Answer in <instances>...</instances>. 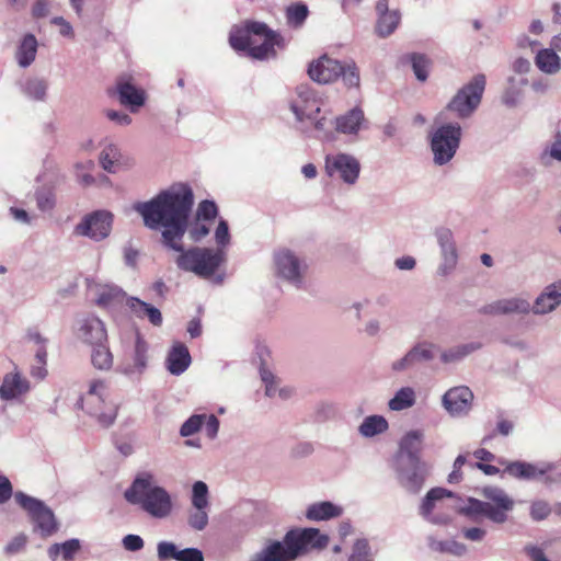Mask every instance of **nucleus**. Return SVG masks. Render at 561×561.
<instances>
[{
	"instance_id": "f257e3e1",
	"label": "nucleus",
	"mask_w": 561,
	"mask_h": 561,
	"mask_svg": "<svg viewBox=\"0 0 561 561\" xmlns=\"http://www.w3.org/2000/svg\"><path fill=\"white\" fill-rule=\"evenodd\" d=\"M193 204L192 188L186 184H178L159 193L149 202L135 204L134 208L142 216L147 227L164 228L163 242L169 248L181 252L176 259L179 268L192 272L202 278H209L225 261L222 250L192 248L184 251L181 244Z\"/></svg>"
},
{
	"instance_id": "f03ea898",
	"label": "nucleus",
	"mask_w": 561,
	"mask_h": 561,
	"mask_svg": "<svg viewBox=\"0 0 561 561\" xmlns=\"http://www.w3.org/2000/svg\"><path fill=\"white\" fill-rule=\"evenodd\" d=\"M229 43L234 50L244 51L254 59L275 57L276 47L285 46L279 34L260 22H249L243 27H234L230 33Z\"/></svg>"
},
{
	"instance_id": "7ed1b4c3",
	"label": "nucleus",
	"mask_w": 561,
	"mask_h": 561,
	"mask_svg": "<svg viewBox=\"0 0 561 561\" xmlns=\"http://www.w3.org/2000/svg\"><path fill=\"white\" fill-rule=\"evenodd\" d=\"M422 449L423 434L411 431L402 437L397 455L400 483L414 493L421 489L428 472L426 462L421 460Z\"/></svg>"
},
{
	"instance_id": "20e7f679",
	"label": "nucleus",
	"mask_w": 561,
	"mask_h": 561,
	"mask_svg": "<svg viewBox=\"0 0 561 561\" xmlns=\"http://www.w3.org/2000/svg\"><path fill=\"white\" fill-rule=\"evenodd\" d=\"M482 495L486 501L470 497L468 503L460 508V513L472 520L481 516L486 517L495 524H504L508 513L514 508V501L508 494L497 486H485Z\"/></svg>"
},
{
	"instance_id": "39448f33",
	"label": "nucleus",
	"mask_w": 561,
	"mask_h": 561,
	"mask_svg": "<svg viewBox=\"0 0 561 561\" xmlns=\"http://www.w3.org/2000/svg\"><path fill=\"white\" fill-rule=\"evenodd\" d=\"M125 499L131 504H138L149 515L164 518L172 511L170 494L161 486L152 484L150 474L137 478L126 490Z\"/></svg>"
},
{
	"instance_id": "423d86ee",
	"label": "nucleus",
	"mask_w": 561,
	"mask_h": 561,
	"mask_svg": "<svg viewBox=\"0 0 561 561\" xmlns=\"http://www.w3.org/2000/svg\"><path fill=\"white\" fill-rule=\"evenodd\" d=\"M107 386L103 380H93L89 390L78 404L90 415L95 416L99 423L107 427L114 423L117 415V407L107 400Z\"/></svg>"
},
{
	"instance_id": "0eeeda50",
	"label": "nucleus",
	"mask_w": 561,
	"mask_h": 561,
	"mask_svg": "<svg viewBox=\"0 0 561 561\" xmlns=\"http://www.w3.org/2000/svg\"><path fill=\"white\" fill-rule=\"evenodd\" d=\"M430 138L434 162L443 165L454 158L459 148L461 127L457 123L440 125L431 133Z\"/></svg>"
},
{
	"instance_id": "6e6552de",
	"label": "nucleus",
	"mask_w": 561,
	"mask_h": 561,
	"mask_svg": "<svg viewBox=\"0 0 561 561\" xmlns=\"http://www.w3.org/2000/svg\"><path fill=\"white\" fill-rule=\"evenodd\" d=\"M14 497L16 503L27 512L34 524V530L38 531L42 537H49L58 530L55 515L44 502L23 492H16Z\"/></svg>"
},
{
	"instance_id": "1a4fd4ad",
	"label": "nucleus",
	"mask_w": 561,
	"mask_h": 561,
	"mask_svg": "<svg viewBox=\"0 0 561 561\" xmlns=\"http://www.w3.org/2000/svg\"><path fill=\"white\" fill-rule=\"evenodd\" d=\"M284 542L296 559L311 549L327 547L329 538L316 528L291 529L285 535Z\"/></svg>"
},
{
	"instance_id": "9d476101",
	"label": "nucleus",
	"mask_w": 561,
	"mask_h": 561,
	"mask_svg": "<svg viewBox=\"0 0 561 561\" xmlns=\"http://www.w3.org/2000/svg\"><path fill=\"white\" fill-rule=\"evenodd\" d=\"M113 215L106 210H96L87 215L77 226L76 233L100 241L105 239L112 229Z\"/></svg>"
},
{
	"instance_id": "9b49d317",
	"label": "nucleus",
	"mask_w": 561,
	"mask_h": 561,
	"mask_svg": "<svg viewBox=\"0 0 561 561\" xmlns=\"http://www.w3.org/2000/svg\"><path fill=\"white\" fill-rule=\"evenodd\" d=\"M107 93L110 95L117 94L122 105H144L147 101L146 91L136 83L135 78L129 73L121 75Z\"/></svg>"
},
{
	"instance_id": "f8f14e48",
	"label": "nucleus",
	"mask_w": 561,
	"mask_h": 561,
	"mask_svg": "<svg viewBox=\"0 0 561 561\" xmlns=\"http://www.w3.org/2000/svg\"><path fill=\"white\" fill-rule=\"evenodd\" d=\"M343 72L342 62L322 55L312 60L308 67L310 79L320 84H329L337 80Z\"/></svg>"
},
{
	"instance_id": "ddd939ff",
	"label": "nucleus",
	"mask_w": 561,
	"mask_h": 561,
	"mask_svg": "<svg viewBox=\"0 0 561 561\" xmlns=\"http://www.w3.org/2000/svg\"><path fill=\"white\" fill-rule=\"evenodd\" d=\"M325 169L329 175L332 176L334 173H339L344 182L353 184L358 178L360 167L355 158L340 153L335 157L327 158Z\"/></svg>"
},
{
	"instance_id": "4468645a",
	"label": "nucleus",
	"mask_w": 561,
	"mask_h": 561,
	"mask_svg": "<svg viewBox=\"0 0 561 561\" xmlns=\"http://www.w3.org/2000/svg\"><path fill=\"white\" fill-rule=\"evenodd\" d=\"M486 87V77L483 73L474 75L462 85L454 96L451 105H479L482 102Z\"/></svg>"
},
{
	"instance_id": "2eb2a0df",
	"label": "nucleus",
	"mask_w": 561,
	"mask_h": 561,
	"mask_svg": "<svg viewBox=\"0 0 561 561\" xmlns=\"http://www.w3.org/2000/svg\"><path fill=\"white\" fill-rule=\"evenodd\" d=\"M78 337L93 347L107 342V332L104 323L98 317L88 316L79 323Z\"/></svg>"
},
{
	"instance_id": "dca6fc26",
	"label": "nucleus",
	"mask_w": 561,
	"mask_h": 561,
	"mask_svg": "<svg viewBox=\"0 0 561 561\" xmlns=\"http://www.w3.org/2000/svg\"><path fill=\"white\" fill-rule=\"evenodd\" d=\"M473 394L468 387L460 386L448 390L443 397V404L451 415L467 413L472 403Z\"/></svg>"
},
{
	"instance_id": "f3484780",
	"label": "nucleus",
	"mask_w": 561,
	"mask_h": 561,
	"mask_svg": "<svg viewBox=\"0 0 561 561\" xmlns=\"http://www.w3.org/2000/svg\"><path fill=\"white\" fill-rule=\"evenodd\" d=\"M437 347L431 343H420L414 346L403 358L394 362L392 368L394 370H404L417 363L427 362L434 358Z\"/></svg>"
},
{
	"instance_id": "a211bd4d",
	"label": "nucleus",
	"mask_w": 561,
	"mask_h": 561,
	"mask_svg": "<svg viewBox=\"0 0 561 561\" xmlns=\"http://www.w3.org/2000/svg\"><path fill=\"white\" fill-rule=\"evenodd\" d=\"M530 304L522 298L500 299L492 304L485 305L480 309L481 313L499 316L512 313H528Z\"/></svg>"
},
{
	"instance_id": "6ab92c4d",
	"label": "nucleus",
	"mask_w": 561,
	"mask_h": 561,
	"mask_svg": "<svg viewBox=\"0 0 561 561\" xmlns=\"http://www.w3.org/2000/svg\"><path fill=\"white\" fill-rule=\"evenodd\" d=\"M288 546L283 541H271L261 551L253 554L250 561H294Z\"/></svg>"
},
{
	"instance_id": "aec40b11",
	"label": "nucleus",
	"mask_w": 561,
	"mask_h": 561,
	"mask_svg": "<svg viewBox=\"0 0 561 561\" xmlns=\"http://www.w3.org/2000/svg\"><path fill=\"white\" fill-rule=\"evenodd\" d=\"M191 364V355L185 344H173L167 357V368L172 375H181Z\"/></svg>"
},
{
	"instance_id": "412c9836",
	"label": "nucleus",
	"mask_w": 561,
	"mask_h": 561,
	"mask_svg": "<svg viewBox=\"0 0 561 561\" xmlns=\"http://www.w3.org/2000/svg\"><path fill=\"white\" fill-rule=\"evenodd\" d=\"M534 62L538 70L547 76H556L561 71V57L553 48L538 49Z\"/></svg>"
},
{
	"instance_id": "4be33fe9",
	"label": "nucleus",
	"mask_w": 561,
	"mask_h": 561,
	"mask_svg": "<svg viewBox=\"0 0 561 561\" xmlns=\"http://www.w3.org/2000/svg\"><path fill=\"white\" fill-rule=\"evenodd\" d=\"M561 304V280L546 287L534 304L535 313H547Z\"/></svg>"
},
{
	"instance_id": "5701e85b",
	"label": "nucleus",
	"mask_w": 561,
	"mask_h": 561,
	"mask_svg": "<svg viewBox=\"0 0 561 561\" xmlns=\"http://www.w3.org/2000/svg\"><path fill=\"white\" fill-rule=\"evenodd\" d=\"M28 381L19 373L7 374L0 387V398L2 400H12L28 391Z\"/></svg>"
},
{
	"instance_id": "b1692460",
	"label": "nucleus",
	"mask_w": 561,
	"mask_h": 561,
	"mask_svg": "<svg viewBox=\"0 0 561 561\" xmlns=\"http://www.w3.org/2000/svg\"><path fill=\"white\" fill-rule=\"evenodd\" d=\"M38 42L33 34H25L19 42L15 59L21 68H27L36 58Z\"/></svg>"
},
{
	"instance_id": "393cba45",
	"label": "nucleus",
	"mask_w": 561,
	"mask_h": 561,
	"mask_svg": "<svg viewBox=\"0 0 561 561\" xmlns=\"http://www.w3.org/2000/svg\"><path fill=\"white\" fill-rule=\"evenodd\" d=\"M275 263L278 270V273L291 280L299 283L300 277V271H299V261L298 259L289 251H280L277 253L275 257Z\"/></svg>"
},
{
	"instance_id": "a878e982",
	"label": "nucleus",
	"mask_w": 561,
	"mask_h": 561,
	"mask_svg": "<svg viewBox=\"0 0 561 561\" xmlns=\"http://www.w3.org/2000/svg\"><path fill=\"white\" fill-rule=\"evenodd\" d=\"M364 122V113L360 107H353L344 115L335 118V129L342 134H356Z\"/></svg>"
},
{
	"instance_id": "bb28decb",
	"label": "nucleus",
	"mask_w": 561,
	"mask_h": 561,
	"mask_svg": "<svg viewBox=\"0 0 561 561\" xmlns=\"http://www.w3.org/2000/svg\"><path fill=\"white\" fill-rule=\"evenodd\" d=\"M497 462L504 466L503 473H507L516 479H534L545 473L543 470H539L536 466L523 461L507 462L503 459H499Z\"/></svg>"
},
{
	"instance_id": "cd10ccee",
	"label": "nucleus",
	"mask_w": 561,
	"mask_h": 561,
	"mask_svg": "<svg viewBox=\"0 0 561 561\" xmlns=\"http://www.w3.org/2000/svg\"><path fill=\"white\" fill-rule=\"evenodd\" d=\"M127 305L137 318H147L154 327L162 324V314L160 310L152 305L135 297L129 298Z\"/></svg>"
},
{
	"instance_id": "c85d7f7f",
	"label": "nucleus",
	"mask_w": 561,
	"mask_h": 561,
	"mask_svg": "<svg viewBox=\"0 0 561 561\" xmlns=\"http://www.w3.org/2000/svg\"><path fill=\"white\" fill-rule=\"evenodd\" d=\"M147 352H148V344L142 339V336L137 332L136 333V340H135V346L131 354V364H128L126 367L127 373H134V371H142L147 366Z\"/></svg>"
},
{
	"instance_id": "c756f323",
	"label": "nucleus",
	"mask_w": 561,
	"mask_h": 561,
	"mask_svg": "<svg viewBox=\"0 0 561 561\" xmlns=\"http://www.w3.org/2000/svg\"><path fill=\"white\" fill-rule=\"evenodd\" d=\"M342 514V508L331 502H321L311 505L306 513L310 520H325L337 517Z\"/></svg>"
},
{
	"instance_id": "7c9ffc66",
	"label": "nucleus",
	"mask_w": 561,
	"mask_h": 561,
	"mask_svg": "<svg viewBox=\"0 0 561 561\" xmlns=\"http://www.w3.org/2000/svg\"><path fill=\"white\" fill-rule=\"evenodd\" d=\"M294 114L299 122H309L318 130H324L327 127V118L320 116L321 107H291Z\"/></svg>"
},
{
	"instance_id": "2f4dec72",
	"label": "nucleus",
	"mask_w": 561,
	"mask_h": 561,
	"mask_svg": "<svg viewBox=\"0 0 561 561\" xmlns=\"http://www.w3.org/2000/svg\"><path fill=\"white\" fill-rule=\"evenodd\" d=\"M80 548L81 546L78 539H69L62 543L51 545L48 548V556L55 561L61 553L65 561H71Z\"/></svg>"
},
{
	"instance_id": "473e14b6",
	"label": "nucleus",
	"mask_w": 561,
	"mask_h": 561,
	"mask_svg": "<svg viewBox=\"0 0 561 561\" xmlns=\"http://www.w3.org/2000/svg\"><path fill=\"white\" fill-rule=\"evenodd\" d=\"M400 19L398 10H392L391 13L378 16L375 26L376 34L382 38L390 36L397 30Z\"/></svg>"
},
{
	"instance_id": "72a5a7b5",
	"label": "nucleus",
	"mask_w": 561,
	"mask_h": 561,
	"mask_svg": "<svg viewBox=\"0 0 561 561\" xmlns=\"http://www.w3.org/2000/svg\"><path fill=\"white\" fill-rule=\"evenodd\" d=\"M408 60L415 78L421 82L426 81L432 68L431 59L423 54L413 53L408 56Z\"/></svg>"
},
{
	"instance_id": "f704fd0d",
	"label": "nucleus",
	"mask_w": 561,
	"mask_h": 561,
	"mask_svg": "<svg viewBox=\"0 0 561 561\" xmlns=\"http://www.w3.org/2000/svg\"><path fill=\"white\" fill-rule=\"evenodd\" d=\"M92 365L100 370H108L113 366V355L108 348L107 342L92 347Z\"/></svg>"
},
{
	"instance_id": "c9c22d12",
	"label": "nucleus",
	"mask_w": 561,
	"mask_h": 561,
	"mask_svg": "<svg viewBox=\"0 0 561 561\" xmlns=\"http://www.w3.org/2000/svg\"><path fill=\"white\" fill-rule=\"evenodd\" d=\"M388 428V422L383 416L371 415L364 420L359 426V433L365 437L381 434Z\"/></svg>"
},
{
	"instance_id": "e433bc0d",
	"label": "nucleus",
	"mask_w": 561,
	"mask_h": 561,
	"mask_svg": "<svg viewBox=\"0 0 561 561\" xmlns=\"http://www.w3.org/2000/svg\"><path fill=\"white\" fill-rule=\"evenodd\" d=\"M100 162L107 172L115 173L121 165V152L114 145L106 146L100 156Z\"/></svg>"
},
{
	"instance_id": "4c0bfd02",
	"label": "nucleus",
	"mask_w": 561,
	"mask_h": 561,
	"mask_svg": "<svg viewBox=\"0 0 561 561\" xmlns=\"http://www.w3.org/2000/svg\"><path fill=\"white\" fill-rule=\"evenodd\" d=\"M415 402V394L412 388H402L389 401V408L393 411H401L412 407Z\"/></svg>"
},
{
	"instance_id": "58836bf2",
	"label": "nucleus",
	"mask_w": 561,
	"mask_h": 561,
	"mask_svg": "<svg viewBox=\"0 0 561 561\" xmlns=\"http://www.w3.org/2000/svg\"><path fill=\"white\" fill-rule=\"evenodd\" d=\"M451 495V492L443 488H434L430 490L422 502L421 514L424 516L431 515L435 507L436 501H440L444 497H449Z\"/></svg>"
},
{
	"instance_id": "ea45409f",
	"label": "nucleus",
	"mask_w": 561,
	"mask_h": 561,
	"mask_svg": "<svg viewBox=\"0 0 561 561\" xmlns=\"http://www.w3.org/2000/svg\"><path fill=\"white\" fill-rule=\"evenodd\" d=\"M480 346L481 345L479 343H468L460 346H456L449 351L442 353V360L444 363L459 360L465 356L469 355L470 353H472L473 351L480 348Z\"/></svg>"
},
{
	"instance_id": "a19ab883",
	"label": "nucleus",
	"mask_w": 561,
	"mask_h": 561,
	"mask_svg": "<svg viewBox=\"0 0 561 561\" xmlns=\"http://www.w3.org/2000/svg\"><path fill=\"white\" fill-rule=\"evenodd\" d=\"M208 488L203 481H197L193 485L192 505L194 508L208 507Z\"/></svg>"
},
{
	"instance_id": "79ce46f5",
	"label": "nucleus",
	"mask_w": 561,
	"mask_h": 561,
	"mask_svg": "<svg viewBox=\"0 0 561 561\" xmlns=\"http://www.w3.org/2000/svg\"><path fill=\"white\" fill-rule=\"evenodd\" d=\"M217 215L218 208L215 202L205 199L198 204L195 218L214 224Z\"/></svg>"
},
{
	"instance_id": "37998d69",
	"label": "nucleus",
	"mask_w": 561,
	"mask_h": 561,
	"mask_svg": "<svg viewBox=\"0 0 561 561\" xmlns=\"http://www.w3.org/2000/svg\"><path fill=\"white\" fill-rule=\"evenodd\" d=\"M205 419V414H194L191 417H188L180 428L181 436L188 437L197 433L202 428Z\"/></svg>"
},
{
	"instance_id": "c03bdc74",
	"label": "nucleus",
	"mask_w": 561,
	"mask_h": 561,
	"mask_svg": "<svg viewBox=\"0 0 561 561\" xmlns=\"http://www.w3.org/2000/svg\"><path fill=\"white\" fill-rule=\"evenodd\" d=\"M213 222L204 221L202 219L195 218V220L190 225L188 234L193 241H201L206 236H208Z\"/></svg>"
},
{
	"instance_id": "a18cd8bd",
	"label": "nucleus",
	"mask_w": 561,
	"mask_h": 561,
	"mask_svg": "<svg viewBox=\"0 0 561 561\" xmlns=\"http://www.w3.org/2000/svg\"><path fill=\"white\" fill-rule=\"evenodd\" d=\"M308 16V8L304 4L289 7L287 9V21L293 27H300Z\"/></svg>"
},
{
	"instance_id": "49530a36",
	"label": "nucleus",
	"mask_w": 561,
	"mask_h": 561,
	"mask_svg": "<svg viewBox=\"0 0 561 561\" xmlns=\"http://www.w3.org/2000/svg\"><path fill=\"white\" fill-rule=\"evenodd\" d=\"M343 72H341V78L344 84L348 88H355L359 84V72L357 67L353 64H342Z\"/></svg>"
},
{
	"instance_id": "de8ad7c7",
	"label": "nucleus",
	"mask_w": 561,
	"mask_h": 561,
	"mask_svg": "<svg viewBox=\"0 0 561 561\" xmlns=\"http://www.w3.org/2000/svg\"><path fill=\"white\" fill-rule=\"evenodd\" d=\"M207 508H194L188 514V525L195 530H203L208 525Z\"/></svg>"
},
{
	"instance_id": "09e8293b",
	"label": "nucleus",
	"mask_w": 561,
	"mask_h": 561,
	"mask_svg": "<svg viewBox=\"0 0 561 561\" xmlns=\"http://www.w3.org/2000/svg\"><path fill=\"white\" fill-rule=\"evenodd\" d=\"M122 297V291L116 287H104L101 289L96 302L99 306L107 307L118 301Z\"/></svg>"
},
{
	"instance_id": "8fccbe9b",
	"label": "nucleus",
	"mask_w": 561,
	"mask_h": 561,
	"mask_svg": "<svg viewBox=\"0 0 561 561\" xmlns=\"http://www.w3.org/2000/svg\"><path fill=\"white\" fill-rule=\"evenodd\" d=\"M297 96L302 103H322V96L317 93L310 85L300 84L296 89Z\"/></svg>"
},
{
	"instance_id": "3c124183",
	"label": "nucleus",
	"mask_w": 561,
	"mask_h": 561,
	"mask_svg": "<svg viewBox=\"0 0 561 561\" xmlns=\"http://www.w3.org/2000/svg\"><path fill=\"white\" fill-rule=\"evenodd\" d=\"M47 91V82L42 79L30 81L26 85V92L34 98L36 102H44Z\"/></svg>"
},
{
	"instance_id": "603ef678",
	"label": "nucleus",
	"mask_w": 561,
	"mask_h": 561,
	"mask_svg": "<svg viewBox=\"0 0 561 561\" xmlns=\"http://www.w3.org/2000/svg\"><path fill=\"white\" fill-rule=\"evenodd\" d=\"M158 558L160 561L175 560L178 561V550L173 542L160 541L157 546Z\"/></svg>"
},
{
	"instance_id": "864d4df0",
	"label": "nucleus",
	"mask_w": 561,
	"mask_h": 561,
	"mask_svg": "<svg viewBox=\"0 0 561 561\" xmlns=\"http://www.w3.org/2000/svg\"><path fill=\"white\" fill-rule=\"evenodd\" d=\"M551 508L548 503L543 501L534 502L530 507V515L535 520H542L549 516Z\"/></svg>"
},
{
	"instance_id": "5fc2aeb1",
	"label": "nucleus",
	"mask_w": 561,
	"mask_h": 561,
	"mask_svg": "<svg viewBox=\"0 0 561 561\" xmlns=\"http://www.w3.org/2000/svg\"><path fill=\"white\" fill-rule=\"evenodd\" d=\"M215 239L218 245L225 247L230 241L228 222L220 219L215 231Z\"/></svg>"
},
{
	"instance_id": "6e6d98bb",
	"label": "nucleus",
	"mask_w": 561,
	"mask_h": 561,
	"mask_svg": "<svg viewBox=\"0 0 561 561\" xmlns=\"http://www.w3.org/2000/svg\"><path fill=\"white\" fill-rule=\"evenodd\" d=\"M105 116L114 122L117 125H128L130 124L131 119L124 110H114V108H107L105 112Z\"/></svg>"
},
{
	"instance_id": "4d7b16f0",
	"label": "nucleus",
	"mask_w": 561,
	"mask_h": 561,
	"mask_svg": "<svg viewBox=\"0 0 561 561\" xmlns=\"http://www.w3.org/2000/svg\"><path fill=\"white\" fill-rule=\"evenodd\" d=\"M526 82H527V80L524 78H519V79H516L513 77L510 78L508 79L510 88L506 91L507 101L514 102L515 98L519 94L522 88L526 85Z\"/></svg>"
},
{
	"instance_id": "13d9d810",
	"label": "nucleus",
	"mask_w": 561,
	"mask_h": 561,
	"mask_svg": "<svg viewBox=\"0 0 561 561\" xmlns=\"http://www.w3.org/2000/svg\"><path fill=\"white\" fill-rule=\"evenodd\" d=\"M466 456L459 455L454 462V469L448 476L449 483H459L462 480L461 469L466 465Z\"/></svg>"
},
{
	"instance_id": "bf43d9fd",
	"label": "nucleus",
	"mask_w": 561,
	"mask_h": 561,
	"mask_svg": "<svg viewBox=\"0 0 561 561\" xmlns=\"http://www.w3.org/2000/svg\"><path fill=\"white\" fill-rule=\"evenodd\" d=\"M37 206L41 210L46 211L53 209L55 206V198L51 192H38L36 194Z\"/></svg>"
},
{
	"instance_id": "052dcab7",
	"label": "nucleus",
	"mask_w": 561,
	"mask_h": 561,
	"mask_svg": "<svg viewBox=\"0 0 561 561\" xmlns=\"http://www.w3.org/2000/svg\"><path fill=\"white\" fill-rule=\"evenodd\" d=\"M178 561H204V556L197 548H185L180 550Z\"/></svg>"
},
{
	"instance_id": "680f3d73",
	"label": "nucleus",
	"mask_w": 561,
	"mask_h": 561,
	"mask_svg": "<svg viewBox=\"0 0 561 561\" xmlns=\"http://www.w3.org/2000/svg\"><path fill=\"white\" fill-rule=\"evenodd\" d=\"M51 23L59 27V34L64 37L73 38L75 32L72 25L65 20L62 16H56L51 20Z\"/></svg>"
},
{
	"instance_id": "e2e57ef3",
	"label": "nucleus",
	"mask_w": 561,
	"mask_h": 561,
	"mask_svg": "<svg viewBox=\"0 0 561 561\" xmlns=\"http://www.w3.org/2000/svg\"><path fill=\"white\" fill-rule=\"evenodd\" d=\"M123 546L128 551H138L144 547V540L138 535H127L123 539Z\"/></svg>"
},
{
	"instance_id": "0e129e2a",
	"label": "nucleus",
	"mask_w": 561,
	"mask_h": 561,
	"mask_svg": "<svg viewBox=\"0 0 561 561\" xmlns=\"http://www.w3.org/2000/svg\"><path fill=\"white\" fill-rule=\"evenodd\" d=\"M13 493V488L10 480L0 474V504L8 502Z\"/></svg>"
},
{
	"instance_id": "69168bd1",
	"label": "nucleus",
	"mask_w": 561,
	"mask_h": 561,
	"mask_svg": "<svg viewBox=\"0 0 561 561\" xmlns=\"http://www.w3.org/2000/svg\"><path fill=\"white\" fill-rule=\"evenodd\" d=\"M26 545V537L24 535L16 536L7 546L5 552L8 554H14L20 552Z\"/></svg>"
},
{
	"instance_id": "338daca9",
	"label": "nucleus",
	"mask_w": 561,
	"mask_h": 561,
	"mask_svg": "<svg viewBox=\"0 0 561 561\" xmlns=\"http://www.w3.org/2000/svg\"><path fill=\"white\" fill-rule=\"evenodd\" d=\"M512 70L518 75H526L529 72L531 68V64L527 58L524 57H517L512 62Z\"/></svg>"
},
{
	"instance_id": "774afa93",
	"label": "nucleus",
	"mask_w": 561,
	"mask_h": 561,
	"mask_svg": "<svg viewBox=\"0 0 561 561\" xmlns=\"http://www.w3.org/2000/svg\"><path fill=\"white\" fill-rule=\"evenodd\" d=\"M204 423L206 435L210 438H214L217 435L219 428L218 419L214 414H210L208 416L206 415Z\"/></svg>"
}]
</instances>
